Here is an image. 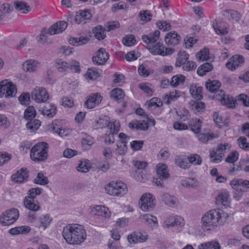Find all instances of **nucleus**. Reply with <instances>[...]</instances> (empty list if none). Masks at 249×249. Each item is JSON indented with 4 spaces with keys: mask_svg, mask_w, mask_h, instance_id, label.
Listing matches in <instances>:
<instances>
[{
    "mask_svg": "<svg viewBox=\"0 0 249 249\" xmlns=\"http://www.w3.org/2000/svg\"><path fill=\"white\" fill-rule=\"evenodd\" d=\"M189 55L184 51H180L178 54L175 65L176 67H180L183 65L189 59Z\"/></svg>",
    "mask_w": 249,
    "mask_h": 249,
    "instance_id": "obj_40",
    "label": "nucleus"
},
{
    "mask_svg": "<svg viewBox=\"0 0 249 249\" xmlns=\"http://www.w3.org/2000/svg\"><path fill=\"white\" fill-rule=\"evenodd\" d=\"M24 118L28 120H32L36 116V111L33 106L28 107L24 112Z\"/></svg>",
    "mask_w": 249,
    "mask_h": 249,
    "instance_id": "obj_48",
    "label": "nucleus"
},
{
    "mask_svg": "<svg viewBox=\"0 0 249 249\" xmlns=\"http://www.w3.org/2000/svg\"><path fill=\"white\" fill-rule=\"evenodd\" d=\"M109 58V54L104 48H100L97 52L96 55L93 57L92 61L97 65H104Z\"/></svg>",
    "mask_w": 249,
    "mask_h": 249,
    "instance_id": "obj_14",
    "label": "nucleus"
},
{
    "mask_svg": "<svg viewBox=\"0 0 249 249\" xmlns=\"http://www.w3.org/2000/svg\"><path fill=\"white\" fill-rule=\"evenodd\" d=\"M147 238L148 235L146 233H142L138 232H134L128 235L127 237L128 242L131 244L144 242Z\"/></svg>",
    "mask_w": 249,
    "mask_h": 249,
    "instance_id": "obj_20",
    "label": "nucleus"
},
{
    "mask_svg": "<svg viewBox=\"0 0 249 249\" xmlns=\"http://www.w3.org/2000/svg\"><path fill=\"white\" fill-rule=\"evenodd\" d=\"M229 214L219 209H213L204 214L201 218L202 227L204 231H213L219 225L227 222Z\"/></svg>",
    "mask_w": 249,
    "mask_h": 249,
    "instance_id": "obj_2",
    "label": "nucleus"
},
{
    "mask_svg": "<svg viewBox=\"0 0 249 249\" xmlns=\"http://www.w3.org/2000/svg\"><path fill=\"white\" fill-rule=\"evenodd\" d=\"M186 79L184 75L182 74H177L172 77L170 81V85L174 88H176L179 85L184 84Z\"/></svg>",
    "mask_w": 249,
    "mask_h": 249,
    "instance_id": "obj_39",
    "label": "nucleus"
},
{
    "mask_svg": "<svg viewBox=\"0 0 249 249\" xmlns=\"http://www.w3.org/2000/svg\"><path fill=\"white\" fill-rule=\"evenodd\" d=\"M176 113L179 119L183 121L187 120L190 116L188 110L185 107L179 108Z\"/></svg>",
    "mask_w": 249,
    "mask_h": 249,
    "instance_id": "obj_47",
    "label": "nucleus"
},
{
    "mask_svg": "<svg viewBox=\"0 0 249 249\" xmlns=\"http://www.w3.org/2000/svg\"><path fill=\"white\" fill-rule=\"evenodd\" d=\"M128 126L130 129L145 131L148 129V123L143 120L135 121L129 123Z\"/></svg>",
    "mask_w": 249,
    "mask_h": 249,
    "instance_id": "obj_24",
    "label": "nucleus"
},
{
    "mask_svg": "<svg viewBox=\"0 0 249 249\" xmlns=\"http://www.w3.org/2000/svg\"><path fill=\"white\" fill-rule=\"evenodd\" d=\"M30 95L28 92L22 93L18 98L20 103L23 105H28L30 103Z\"/></svg>",
    "mask_w": 249,
    "mask_h": 249,
    "instance_id": "obj_63",
    "label": "nucleus"
},
{
    "mask_svg": "<svg viewBox=\"0 0 249 249\" xmlns=\"http://www.w3.org/2000/svg\"><path fill=\"white\" fill-rule=\"evenodd\" d=\"M93 33L96 39L99 40L104 39L106 36V28L101 25H98L94 27L92 30Z\"/></svg>",
    "mask_w": 249,
    "mask_h": 249,
    "instance_id": "obj_33",
    "label": "nucleus"
},
{
    "mask_svg": "<svg viewBox=\"0 0 249 249\" xmlns=\"http://www.w3.org/2000/svg\"><path fill=\"white\" fill-rule=\"evenodd\" d=\"M120 26V23L117 21H112L107 23L105 25L106 31L107 32L114 30L116 28H119Z\"/></svg>",
    "mask_w": 249,
    "mask_h": 249,
    "instance_id": "obj_64",
    "label": "nucleus"
},
{
    "mask_svg": "<svg viewBox=\"0 0 249 249\" xmlns=\"http://www.w3.org/2000/svg\"><path fill=\"white\" fill-rule=\"evenodd\" d=\"M160 32L156 30L154 32L149 34L148 35H143L142 39L145 43H155L160 38Z\"/></svg>",
    "mask_w": 249,
    "mask_h": 249,
    "instance_id": "obj_26",
    "label": "nucleus"
},
{
    "mask_svg": "<svg viewBox=\"0 0 249 249\" xmlns=\"http://www.w3.org/2000/svg\"><path fill=\"white\" fill-rule=\"evenodd\" d=\"M111 97L116 101L123 99L124 96V91L119 88H116L112 89L110 92Z\"/></svg>",
    "mask_w": 249,
    "mask_h": 249,
    "instance_id": "obj_43",
    "label": "nucleus"
},
{
    "mask_svg": "<svg viewBox=\"0 0 249 249\" xmlns=\"http://www.w3.org/2000/svg\"><path fill=\"white\" fill-rule=\"evenodd\" d=\"M222 15L228 18L229 20H231L235 22H238L241 18V14L232 9L223 10L222 11Z\"/></svg>",
    "mask_w": 249,
    "mask_h": 249,
    "instance_id": "obj_25",
    "label": "nucleus"
},
{
    "mask_svg": "<svg viewBox=\"0 0 249 249\" xmlns=\"http://www.w3.org/2000/svg\"><path fill=\"white\" fill-rule=\"evenodd\" d=\"M15 8L21 13L27 14L31 10L30 6L24 1H17L15 2Z\"/></svg>",
    "mask_w": 249,
    "mask_h": 249,
    "instance_id": "obj_38",
    "label": "nucleus"
},
{
    "mask_svg": "<svg viewBox=\"0 0 249 249\" xmlns=\"http://www.w3.org/2000/svg\"><path fill=\"white\" fill-rule=\"evenodd\" d=\"M48 182V178L41 172L38 173L37 177L34 179V182L36 184L41 185H46Z\"/></svg>",
    "mask_w": 249,
    "mask_h": 249,
    "instance_id": "obj_51",
    "label": "nucleus"
},
{
    "mask_svg": "<svg viewBox=\"0 0 249 249\" xmlns=\"http://www.w3.org/2000/svg\"><path fill=\"white\" fill-rule=\"evenodd\" d=\"M49 145L46 142H39L31 149L30 157L35 161L45 160L48 157Z\"/></svg>",
    "mask_w": 249,
    "mask_h": 249,
    "instance_id": "obj_3",
    "label": "nucleus"
},
{
    "mask_svg": "<svg viewBox=\"0 0 249 249\" xmlns=\"http://www.w3.org/2000/svg\"><path fill=\"white\" fill-rule=\"evenodd\" d=\"M39 63L38 61L34 59H28L22 65L23 70L26 72H34L36 71L38 67Z\"/></svg>",
    "mask_w": 249,
    "mask_h": 249,
    "instance_id": "obj_23",
    "label": "nucleus"
},
{
    "mask_svg": "<svg viewBox=\"0 0 249 249\" xmlns=\"http://www.w3.org/2000/svg\"><path fill=\"white\" fill-rule=\"evenodd\" d=\"M175 163L179 167L187 169L190 166L187 159L183 156H178L175 158Z\"/></svg>",
    "mask_w": 249,
    "mask_h": 249,
    "instance_id": "obj_41",
    "label": "nucleus"
},
{
    "mask_svg": "<svg viewBox=\"0 0 249 249\" xmlns=\"http://www.w3.org/2000/svg\"><path fill=\"white\" fill-rule=\"evenodd\" d=\"M237 143L241 148L249 151V143L247 142V140L245 137H240L237 140Z\"/></svg>",
    "mask_w": 249,
    "mask_h": 249,
    "instance_id": "obj_62",
    "label": "nucleus"
},
{
    "mask_svg": "<svg viewBox=\"0 0 249 249\" xmlns=\"http://www.w3.org/2000/svg\"><path fill=\"white\" fill-rule=\"evenodd\" d=\"M99 76L100 73L98 70L95 68L88 69L86 73V78H88L89 80H94L99 77Z\"/></svg>",
    "mask_w": 249,
    "mask_h": 249,
    "instance_id": "obj_46",
    "label": "nucleus"
},
{
    "mask_svg": "<svg viewBox=\"0 0 249 249\" xmlns=\"http://www.w3.org/2000/svg\"><path fill=\"white\" fill-rule=\"evenodd\" d=\"M244 62V59L242 56L235 55L230 58L226 65L228 69L234 71L238 68Z\"/></svg>",
    "mask_w": 249,
    "mask_h": 249,
    "instance_id": "obj_17",
    "label": "nucleus"
},
{
    "mask_svg": "<svg viewBox=\"0 0 249 249\" xmlns=\"http://www.w3.org/2000/svg\"><path fill=\"white\" fill-rule=\"evenodd\" d=\"M156 172L158 177L154 181V183L157 186L163 187V181L170 177L167 167L165 164L159 163L157 165Z\"/></svg>",
    "mask_w": 249,
    "mask_h": 249,
    "instance_id": "obj_9",
    "label": "nucleus"
},
{
    "mask_svg": "<svg viewBox=\"0 0 249 249\" xmlns=\"http://www.w3.org/2000/svg\"><path fill=\"white\" fill-rule=\"evenodd\" d=\"M190 163L194 165H200L202 162V159L198 154H192L188 158Z\"/></svg>",
    "mask_w": 249,
    "mask_h": 249,
    "instance_id": "obj_60",
    "label": "nucleus"
},
{
    "mask_svg": "<svg viewBox=\"0 0 249 249\" xmlns=\"http://www.w3.org/2000/svg\"><path fill=\"white\" fill-rule=\"evenodd\" d=\"M49 95L46 89L42 87H36L32 91V99L37 103L46 102Z\"/></svg>",
    "mask_w": 249,
    "mask_h": 249,
    "instance_id": "obj_11",
    "label": "nucleus"
},
{
    "mask_svg": "<svg viewBox=\"0 0 249 249\" xmlns=\"http://www.w3.org/2000/svg\"><path fill=\"white\" fill-rule=\"evenodd\" d=\"M203 88L196 85H192L190 88V91L192 96L196 100H201L202 97Z\"/></svg>",
    "mask_w": 249,
    "mask_h": 249,
    "instance_id": "obj_30",
    "label": "nucleus"
},
{
    "mask_svg": "<svg viewBox=\"0 0 249 249\" xmlns=\"http://www.w3.org/2000/svg\"><path fill=\"white\" fill-rule=\"evenodd\" d=\"M31 231V228L28 226H21L16 227L11 229L9 232L12 235H17L19 234H26Z\"/></svg>",
    "mask_w": 249,
    "mask_h": 249,
    "instance_id": "obj_35",
    "label": "nucleus"
},
{
    "mask_svg": "<svg viewBox=\"0 0 249 249\" xmlns=\"http://www.w3.org/2000/svg\"><path fill=\"white\" fill-rule=\"evenodd\" d=\"M213 68V65L211 63H205L198 67L197 73L200 76H203L207 72L211 71Z\"/></svg>",
    "mask_w": 249,
    "mask_h": 249,
    "instance_id": "obj_45",
    "label": "nucleus"
},
{
    "mask_svg": "<svg viewBox=\"0 0 249 249\" xmlns=\"http://www.w3.org/2000/svg\"><path fill=\"white\" fill-rule=\"evenodd\" d=\"M55 64L57 69L61 72L65 71L69 69L75 72H79L80 71L79 63L75 60L67 62L62 59H58L56 61Z\"/></svg>",
    "mask_w": 249,
    "mask_h": 249,
    "instance_id": "obj_7",
    "label": "nucleus"
},
{
    "mask_svg": "<svg viewBox=\"0 0 249 249\" xmlns=\"http://www.w3.org/2000/svg\"><path fill=\"white\" fill-rule=\"evenodd\" d=\"M231 187L238 192H245L249 189V180L242 178L233 179L230 182Z\"/></svg>",
    "mask_w": 249,
    "mask_h": 249,
    "instance_id": "obj_12",
    "label": "nucleus"
},
{
    "mask_svg": "<svg viewBox=\"0 0 249 249\" xmlns=\"http://www.w3.org/2000/svg\"><path fill=\"white\" fill-rule=\"evenodd\" d=\"M182 186L186 187H194L196 185V180L194 178H188L181 181Z\"/></svg>",
    "mask_w": 249,
    "mask_h": 249,
    "instance_id": "obj_61",
    "label": "nucleus"
},
{
    "mask_svg": "<svg viewBox=\"0 0 249 249\" xmlns=\"http://www.w3.org/2000/svg\"><path fill=\"white\" fill-rule=\"evenodd\" d=\"M40 223V227H42L44 229H46L51 223L52 219L48 214H45L40 216L39 218Z\"/></svg>",
    "mask_w": 249,
    "mask_h": 249,
    "instance_id": "obj_58",
    "label": "nucleus"
},
{
    "mask_svg": "<svg viewBox=\"0 0 249 249\" xmlns=\"http://www.w3.org/2000/svg\"><path fill=\"white\" fill-rule=\"evenodd\" d=\"M105 190L109 195L116 196H122L127 191L126 185L124 183L114 181L110 182L105 187Z\"/></svg>",
    "mask_w": 249,
    "mask_h": 249,
    "instance_id": "obj_4",
    "label": "nucleus"
},
{
    "mask_svg": "<svg viewBox=\"0 0 249 249\" xmlns=\"http://www.w3.org/2000/svg\"><path fill=\"white\" fill-rule=\"evenodd\" d=\"M205 85L207 90L212 93H214L219 89L221 83L218 80L211 81L209 80L206 82Z\"/></svg>",
    "mask_w": 249,
    "mask_h": 249,
    "instance_id": "obj_37",
    "label": "nucleus"
},
{
    "mask_svg": "<svg viewBox=\"0 0 249 249\" xmlns=\"http://www.w3.org/2000/svg\"><path fill=\"white\" fill-rule=\"evenodd\" d=\"M29 172L26 169L21 168L11 176V179L18 183H24L27 180Z\"/></svg>",
    "mask_w": 249,
    "mask_h": 249,
    "instance_id": "obj_16",
    "label": "nucleus"
},
{
    "mask_svg": "<svg viewBox=\"0 0 249 249\" xmlns=\"http://www.w3.org/2000/svg\"><path fill=\"white\" fill-rule=\"evenodd\" d=\"M151 85L148 83H142L139 85V88L149 96H152L153 90Z\"/></svg>",
    "mask_w": 249,
    "mask_h": 249,
    "instance_id": "obj_55",
    "label": "nucleus"
},
{
    "mask_svg": "<svg viewBox=\"0 0 249 249\" xmlns=\"http://www.w3.org/2000/svg\"><path fill=\"white\" fill-rule=\"evenodd\" d=\"M17 87L15 85L7 80L0 82V97L4 95L7 98L11 97L16 95Z\"/></svg>",
    "mask_w": 249,
    "mask_h": 249,
    "instance_id": "obj_8",
    "label": "nucleus"
},
{
    "mask_svg": "<svg viewBox=\"0 0 249 249\" xmlns=\"http://www.w3.org/2000/svg\"><path fill=\"white\" fill-rule=\"evenodd\" d=\"M141 209L144 212L152 210L156 205L155 200L152 195L145 194L143 195L139 202Z\"/></svg>",
    "mask_w": 249,
    "mask_h": 249,
    "instance_id": "obj_10",
    "label": "nucleus"
},
{
    "mask_svg": "<svg viewBox=\"0 0 249 249\" xmlns=\"http://www.w3.org/2000/svg\"><path fill=\"white\" fill-rule=\"evenodd\" d=\"M19 217L18 210L15 208L8 210L0 216V222L3 226L13 224Z\"/></svg>",
    "mask_w": 249,
    "mask_h": 249,
    "instance_id": "obj_6",
    "label": "nucleus"
},
{
    "mask_svg": "<svg viewBox=\"0 0 249 249\" xmlns=\"http://www.w3.org/2000/svg\"><path fill=\"white\" fill-rule=\"evenodd\" d=\"M42 191L43 189L40 187L32 188L28 191V196L27 197L29 199H34L37 196L42 193Z\"/></svg>",
    "mask_w": 249,
    "mask_h": 249,
    "instance_id": "obj_54",
    "label": "nucleus"
},
{
    "mask_svg": "<svg viewBox=\"0 0 249 249\" xmlns=\"http://www.w3.org/2000/svg\"><path fill=\"white\" fill-rule=\"evenodd\" d=\"M122 42L126 46H132L135 44L136 40L134 35H128L123 38Z\"/></svg>",
    "mask_w": 249,
    "mask_h": 249,
    "instance_id": "obj_50",
    "label": "nucleus"
},
{
    "mask_svg": "<svg viewBox=\"0 0 249 249\" xmlns=\"http://www.w3.org/2000/svg\"><path fill=\"white\" fill-rule=\"evenodd\" d=\"M90 168V163L89 160H85L81 161V163L77 167V170L83 173H87L89 171Z\"/></svg>",
    "mask_w": 249,
    "mask_h": 249,
    "instance_id": "obj_52",
    "label": "nucleus"
},
{
    "mask_svg": "<svg viewBox=\"0 0 249 249\" xmlns=\"http://www.w3.org/2000/svg\"><path fill=\"white\" fill-rule=\"evenodd\" d=\"M92 15L88 10H79L76 12L75 21L77 24H85L89 22L91 18Z\"/></svg>",
    "mask_w": 249,
    "mask_h": 249,
    "instance_id": "obj_13",
    "label": "nucleus"
},
{
    "mask_svg": "<svg viewBox=\"0 0 249 249\" xmlns=\"http://www.w3.org/2000/svg\"><path fill=\"white\" fill-rule=\"evenodd\" d=\"M62 234L66 242L72 245H80L87 236L84 227L78 224L67 225L63 227Z\"/></svg>",
    "mask_w": 249,
    "mask_h": 249,
    "instance_id": "obj_1",
    "label": "nucleus"
},
{
    "mask_svg": "<svg viewBox=\"0 0 249 249\" xmlns=\"http://www.w3.org/2000/svg\"><path fill=\"white\" fill-rule=\"evenodd\" d=\"M68 24L64 21H60L53 25L48 30V33L51 35L62 33L67 27Z\"/></svg>",
    "mask_w": 249,
    "mask_h": 249,
    "instance_id": "obj_21",
    "label": "nucleus"
},
{
    "mask_svg": "<svg viewBox=\"0 0 249 249\" xmlns=\"http://www.w3.org/2000/svg\"><path fill=\"white\" fill-rule=\"evenodd\" d=\"M82 147L85 149H88L94 143V139L90 136H86L82 139Z\"/></svg>",
    "mask_w": 249,
    "mask_h": 249,
    "instance_id": "obj_57",
    "label": "nucleus"
},
{
    "mask_svg": "<svg viewBox=\"0 0 249 249\" xmlns=\"http://www.w3.org/2000/svg\"><path fill=\"white\" fill-rule=\"evenodd\" d=\"M138 72L141 76L146 77L150 75V73L153 72V71L151 70L147 65L144 64L140 65L138 68Z\"/></svg>",
    "mask_w": 249,
    "mask_h": 249,
    "instance_id": "obj_44",
    "label": "nucleus"
},
{
    "mask_svg": "<svg viewBox=\"0 0 249 249\" xmlns=\"http://www.w3.org/2000/svg\"><path fill=\"white\" fill-rule=\"evenodd\" d=\"M231 145L229 143H220L215 149L210 151V158L211 161L214 163H219L224 157L226 150L230 149Z\"/></svg>",
    "mask_w": 249,
    "mask_h": 249,
    "instance_id": "obj_5",
    "label": "nucleus"
},
{
    "mask_svg": "<svg viewBox=\"0 0 249 249\" xmlns=\"http://www.w3.org/2000/svg\"><path fill=\"white\" fill-rule=\"evenodd\" d=\"M89 40V39L88 37L81 36L79 38H71L69 40V42L73 46H79L86 44Z\"/></svg>",
    "mask_w": 249,
    "mask_h": 249,
    "instance_id": "obj_42",
    "label": "nucleus"
},
{
    "mask_svg": "<svg viewBox=\"0 0 249 249\" xmlns=\"http://www.w3.org/2000/svg\"><path fill=\"white\" fill-rule=\"evenodd\" d=\"M102 100V97L99 93L96 92L89 95L85 106L89 109H92L99 105Z\"/></svg>",
    "mask_w": 249,
    "mask_h": 249,
    "instance_id": "obj_15",
    "label": "nucleus"
},
{
    "mask_svg": "<svg viewBox=\"0 0 249 249\" xmlns=\"http://www.w3.org/2000/svg\"><path fill=\"white\" fill-rule=\"evenodd\" d=\"M119 137L120 140L117 144L116 150H118L119 154L124 155L127 150L126 143L129 139V137L124 133H120L119 134Z\"/></svg>",
    "mask_w": 249,
    "mask_h": 249,
    "instance_id": "obj_18",
    "label": "nucleus"
},
{
    "mask_svg": "<svg viewBox=\"0 0 249 249\" xmlns=\"http://www.w3.org/2000/svg\"><path fill=\"white\" fill-rule=\"evenodd\" d=\"M201 121L198 119H192L189 122V126L195 134H199L201 128Z\"/></svg>",
    "mask_w": 249,
    "mask_h": 249,
    "instance_id": "obj_31",
    "label": "nucleus"
},
{
    "mask_svg": "<svg viewBox=\"0 0 249 249\" xmlns=\"http://www.w3.org/2000/svg\"><path fill=\"white\" fill-rule=\"evenodd\" d=\"M41 124V122L39 120H34V121L31 120L26 124V127L27 129L30 130L31 131L33 132L36 131L39 127Z\"/></svg>",
    "mask_w": 249,
    "mask_h": 249,
    "instance_id": "obj_53",
    "label": "nucleus"
},
{
    "mask_svg": "<svg viewBox=\"0 0 249 249\" xmlns=\"http://www.w3.org/2000/svg\"><path fill=\"white\" fill-rule=\"evenodd\" d=\"M39 111L42 114L49 118H53L56 113L57 108L54 104L47 103Z\"/></svg>",
    "mask_w": 249,
    "mask_h": 249,
    "instance_id": "obj_19",
    "label": "nucleus"
},
{
    "mask_svg": "<svg viewBox=\"0 0 249 249\" xmlns=\"http://www.w3.org/2000/svg\"><path fill=\"white\" fill-rule=\"evenodd\" d=\"M107 127L110 129V133L112 134H117L120 130V123L118 121L113 122H109L107 124Z\"/></svg>",
    "mask_w": 249,
    "mask_h": 249,
    "instance_id": "obj_56",
    "label": "nucleus"
},
{
    "mask_svg": "<svg viewBox=\"0 0 249 249\" xmlns=\"http://www.w3.org/2000/svg\"><path fill=\"white\" fill-rule=\"evenodd\" d=\"M162 104L160 99L156 97L152 98L149 101H147L146 103V105L148 106V110L151 111L156 108L159 109L162 106Z\"/></svg>",
    "mask_w": 249,
    "mask_h": 249,
    "instance_id": "obj_32",
    "label": "nucleus"
},
{
    "mask_svg": "<svg viewBox=\"0 0 249 249\" xmlns=\"http://www.w3.org/2000/svg\"><path fill=\"white\" fill-rule=\"evenodd\" d=\"M180 41V36L176 32H170L165 37V41L168 45L175 46Z\"/></svg>",
    "mask_w": 249,
    "mask_h": 249,
    "instance_id": "obj_22",
    "label": "nucleus"
},
{
    "mask_svg": "<svg viewBox=\"0 0 249 249\" xmlns=\"http://www.w3.org/2000/svg\"><path fill=\"white\" fill-rule=\"evenodd\" d=\"M148 50L154 55H162V51L165 50V47L162 43L158 42L155 45L149 46Z\"/></svg>",
    "mask_w": 249,
    "mask_h": 249,
    "instance_id": "obj_36",
    "label": "nucleus"
},
{
    "mask_svg": "<svg viewBox=\"0 0 249 249\" xmlns=\"http://www.w3.org/2000/svg\"><path fill=\"white\" fill-rule=\"evenodd\" d=\"M33 200L25 197L24 200V205L26 208L35 212L39 210L40 206L38 201H34Z\"/></svg>",
    "mask_w": 249,
    "mask_h": 249,
    "instance_id": "obj_27",
    "label": "nucleus"
},
{
    "mask_svg": "<svg viewBox=\"0 0 249 249\" xmlns=\"http://www.w3.org/2000/svg\"><path fill=\"white\" fill-rule=\"evenodd\" d=\"M141 218L145 223L148 224L153 223L154 224L158 225L157 218L155 216L149 214H144L142 215Z\"/></svg>",
    "mask_w": 249,
    "mask_h": 249,
    "instance_id": "obj_59",
    "label": "nucleus"
},
{
    "mask_svg": "<svg viewBox=\"0 0 249 249\" xmlns=\"http://www.w3.org/2000/svg\"><path fill=\"white\" fill-rule=\"evenodd\" d=\"M95 215L106 218H108L111 216V213L109 209L104 206L98 205L95 207Z\"/></svg>",
    "mask_w": 249,
    "mask_h": 249,
    "instance_id": "obj_28",
    "label": "nucleus"
},
{
    "mask_svg": "<svg viewBox=\"0 0 249 249\" xmlns=\"http://www.w3.org/2000/svg\"><path fill=\"white\" fill-rule=\"evenodd\" d=\"M219 135L217 134L213 133H199L198 135V139L199 141L204 143H207L209 141L213 140L215 138H218Z\"/></svg>",
    "mask_w": 249,
    "mask_h": 249,
    "instance_id": "obj_34",
    "label": "nucleus"
},
{
    "mask_svg": "<svg viewBox=\"0 0 249 249\" xmlns=\"http://www.w3.org/2000/svg\"><path fill=\"white\" fill-rule=\"evenodd\" d=\"M216 203L217 205H222L224 206H229L230 200L228 192L223 191L220 193L216 198Z\"/></svg>",
    "mask_w": 249,
    "mask_h": 249,
    "instance_id": "obj_29",
    "label": "nucleus"
},
{
    "mask_svg": "<svg viewBox=\"0 0 249 249\" xmlns=\"http://www.w3.org/2000/svg\"><path fill=\"white\" fill-rule=\"evenodd\" d=\"M162 199L165 204L170 207H174L177 202L176 198L173 196H171L168 194H163Z\"/></svg>",
    "mask_w": 249,
    "mask_h": 249,
    "instance_id": "obj_49",
    "label": "nucleus"
}]
</instances>
